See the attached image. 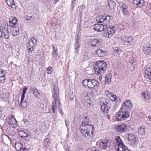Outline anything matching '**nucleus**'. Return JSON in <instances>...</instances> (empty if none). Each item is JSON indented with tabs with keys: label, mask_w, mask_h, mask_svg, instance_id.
<instances>
[{
	"label": "nucleus",
	"mask_w": 151,
	"mask_h": 151,
	"mask_svg": "<svg viewBox=\"0 0 151 151\" xmlns=\"http://www.w3.org/2000/svg\"><path fill=\"white\" fill-rule=\"evenodd\" d=\"M52 47L53 49L52 55L54 57H56L58 55V49L55 48L53 45H52Z\"/></svg>",
	"instance_id": "30"
},
{
	"label": "nucleus",
	"mask_w": 151,
	"mask_h": 151,
	"mask_svg": "<svg viewBox=\"0 0 151 151\" xmlns=\"http://www.w3.org/2000/svg\"><path fill=\"white\" fill-rule=\"evenodd\" d=\"M89 44L93 47H96L102 44V40L101 39H94L90 41Z\"/></svg>",
	"instance_id": "11"
},
{
	"label": "nucleus",
	"mask_w": 151,
	"mask_h": 151,
	"mask_svg": "<svg viewBox=\"0 0 151 151\" xmlns=\"http://www.w3.org/2000/svg\"><path fill=\"white\" fill-rule=\"evenodd\" d=\"M5 79V76H2L0 77V82H3Z\"/></svg>",
	"instance_id": "45"
},
{
	"label": "nucleus",
	"mask_w": 151,
	"mask_h": 151,
	"mask_svg": "<svg viewBox=\"0 0 151 151\" xmlns=\"http://www.w3.org/2000/svg\"><path fill=\"white\" fill-rule=\"evenodd\" d=\"M44 143L45 146L49 145L50 143V140L48 138H46L44 140Z\"/></svg>",
	"instance_id": "36"
},
{
	"label": "nucleus",
	"mask_w": 151,
	"mask_h": 151,
	"mask_svg": "<svg viewBox=\"0 0 151 151\" xmlns=\"http://www.w3.org/2000/svg\"><path fill=\"white\" fill-rule=\"evenodd\" d=\"M145 73L146 77L151 80V68H147L145 71Z\"/></svg>",
	"instance_id": "19"
},
{
	"label": "nucleus",
	"mask_w": 151,
	"mask_h": 151,
	"mask_svg": "<svg viewBox=\"0 0 151 151\" xmlns=\"http://www.w3.org/2000/svg\"><path fill=\"white\" fill-rule=\"evenodd\" d=\"M17 122L14 116L9 118L8 124L12 128H15L17 124Z\"/></svg>",
	"instance_id": "16"
},
{
	"label": "nucleus",
	"mask_w": 151,
	"mask_h": 151,
	"mask_svg": "<svg viewBox=\"0 0 151 151\" xmlns=\"http://www.w3.org/2000/svg\"><path fill=\"white\" fill-rule=\"evenodd\" d=\"M108 142V141L107 140L101 142L100 145L101 148L104 150L106 149V148L109 146Z\"/></svg>",
	"instance_id": "18"
},
{
	"label": "nucleus",
	"mask_w": 151,
	"mask_h": 151,
	"mask_svg": "<svg viewBox=\"0 0 151 151\" xmlns=\"http://www.w3.org/2000/svg\"><path fill=\"white\" fill-rule=\"evenodd\" d=\"M2 64V62L0 60V68L1 67Z\"/></svg>",
	"instance_id": "57"
},
{
	"label": "nucleus",
	"mask_w": 151,
	"mask_h": 151,
	"mask_svg": "<svg viewBox=\"0 0 151 151\" xmlns=\"http://www.w3.org/2000/svg\"><path fill=\"white\" fill-rule=\"evenodd\" d=\"M129 62L131 64V66L133 68H135L136 66L137 63L135 59L133 57H131L129 60Z\"/></svg>",
	"instance_id": "25"
},
{
	"label": "nucleus",
	"mask_w": 151,
	"mask_h": 151,
	"mask_svg": "<svg viewBox=\"0 0 151 151\" xmlns=\"http://www.w3.org/2000/svg\"><path fill=\"white\" fill-rule=\"evenodd\" d=\"M24 97H25V95H23L22 94V97L21 98V100L20 102H22L23 101H25L24 100Z\"/></svg>",
	"instance_id": "52"
},
{
	"label": "nucleus",
	"mask_w": 151,
	"mask_h": 151,
	"mask_svg": "<svg viewBox=\"0 0 151 151\" xmlns=\"http://www.w3.org/2000/svg\"><path fill=\"white\" fill-rule=\"evenodd\" d=\"M107 65L106 62L102 60L97 61L94 67L96 74H100L106 70Z\"/></svg>",
	"instance_id": "4"
},
{
	"label": "nucleus",
	"mask_w": 151,
	"mask_h": 151,
	"mask_svg": "<svg viewBox=\"0 0 151 151\" xmlns=\"http://www.w3.org/2000/svg\"><path fill=\"white\" fill-rule=\"evenodd\" d=\"M127 148H126V149H125L124 150V151H130L129 150H128L127 149Z\"/></svg>",
	"instance_id": "56"
},
{
	"label": "nucleus",
	"mask_w": 151,
	"mask_h": 151,
	"mask_svg": "<svg viewBox=\"0 0 151 151\" xmlns=\"http://www.w3.org/2000/svg\"><path fill=\"white\" fill-rule=\"evenodd\" d=\"M8 25L6 22H3L1 26L0 27V38L4 36L5 39H8L9 33L8 29Z\"/></svg>",
	"instance_id": "5"
},
{
	"label": "nucleus",
	"mask_w": 151,
	"mask_h": 151,
	"mask_svg": "<svg viewBox=\"0 0 151 151\" xmlns=\"http://www.w3.org/2000/svg\"><path fill=\"white\" fill-rule=\"evenodd\" d=\"M80 37H78V35L76 37L75 39V43L74 45V48L79 49L81 45L80 43V40L79 39Z\"/></svg>",
	"instance_id": "23"
},
{
	"label": "nucleus",
	"mask_w": 151,
	"mask_h": 151,
	"mask_svg": "<svg viewBox=\"0 0 151 151\" xmlns=\"http://www.w3.org/2000/svg\"><path fill=\"white\" fill-rule=\"evenodd\" d=\"M19 106L24 108H26L27 107V103L26 101V99H25V101H23L22 102H20Z\"/></svg>",
	"instance_id": "33"
},
{
	"label": "nucleus",
	"mask_w": 151,
	"mask_h": 151,
	"mask_svg": "<svg viewBox=\"0 0 151 151\" xmlns=\"http://www.w3.org/2000/svg\"><path fill=\"white\" fill-rule=\"evenodd\" d=\"M79 49H76L75 48V55L76 57H77L79 54Z\"/></svg>",
	"instance_id": "40"
},
{
	"label": "nucleus",
	"mask_w": 151,
	"mask_h": 151,
	"mask_svg": "<svg viewBox=\"0 0 151 151\" xmlns=\"http://www.w3.org/2000/svg\"><path fill=\"white\" fill-rule=\"evenodd\" d=\"M23 121L24 122V123L26 125H27L28 122V121L27 119H24L23 120Z\"/></svg>",
	"instance_id": "53"
},
{
	"label": "nucleus",
	"mask_w": 151,
	"mask_h": 151,
	"mask_svg": "<svg viewBox=\"0 0 151 151\" xmlns=\"http://www.w3.org/2000/svg\"><path fill=\"white\" fill-rule=\"evenodd\" d=\"M19 32H17L13 31V30H12V34L13 36H16L18 35Z\"/></svg>",
	"instance_id": "43"
},
{
	"label": "nucleus",
	"mask_w": 151,
	"mask_h": 151,
	"mask_svg": "<svg viewBox=\"0 0 151 151\" xmlns=\"http://www.w3.org/2000/svg\"><path fill=\"white\" fill-rule=\"evenodd\" d=\"M148 118L150 120V121H151V115L149 116Z\"/></svg>",
	"instance_id": "55"
},
{
	"label": "nucleus",
	"mask_w": 151,
	"mask_h": 151,
	"mask_svg": "<svg viewBox=\"0 0 151 151\" xmlns=\"http://www.w3.org/2000/svg\"><path fill=\"white\" fill-rule=\"evenodd\" d=\"M113 49L114 54L116 56L119 55L120 52V50L119 48L117 47H114L113 48Z\"/></svg>",
	"instance_id": "29"
},
{
	"label": "nucleus",
	"mask_w": 151,
	"mask_h": 151,
	"mask_svg": "<svg viewBox=\"0 0 151 151\" xmlns=\"http://www.w3.org/2000/svg\"><path fill=\"white\" fill-rule=\"evenodd\" d=\"M66 151H69L68 148H67L66 149Z\"/></svg>",
	"instance_id": "62"
},
{
	"label": "nucleus",
	"mask_w": 151,
	"mask_h": 151,
	"mask_svg": "<svg viewBox=\"0 0 151 151\" xmlns=\"http://www.w3.org/2000/svg\"><path fill=\"white\" fill-rule=\"evenodd\" d=\"M129 116L128 111L123 110L121 109L119 111L117 114L116 116V120L121 121L125 120Z\"/></svg>",
	"instance_id": "6"
},
{
	"label": "nucleus",
	"mask_w": 151,
	"mask_h": 151,
	"mask_svg": "<svg viewBox=\"0 0 151 151\" xmlns=\"http://www.w3.org/2000/svg\"><path fill=\"white\" fill-rule=\"evenodd\" d=\"M138 132L139 134L142 135L145 132V130L144 128L140 127L138 129Z\"/></svg>",
	"instance_id": "35"
},
{
	"label": "nucleus",
	"mask_w": 151,
	"mask_h": 151,
	"mask_svg": "<svg viewBox=\"0 0 151 151\" xmlns=\"http://www.w3.org/2000/svg\"><path fill=\"white\" fill-rule=\"evenodd\" d=\"M52 69V67L50 66L47 69V70L50 71Z\"/></svg>",
	"instance_id": "54"
},
{
	"label": "nucleus",
	"mask_w": 151,
	"mask_h": 151,
	"mask_svg": "<svg viewBox=\"0 0 151 151\" xmlns=\"http://www.w3.org/2000/svg\"><path fill=\"white\" fill-rule=\"evenodd\" d=\"M15 147L16 150L18 151L22 150L23 149L22 145L19 143H16Z\"/></svg>",
	"instance_id": "32"
},
{
	"label": "nucleus",
	"mask_w": 151,
	"mask_h": 151,
	"mask_svg": "<svg viewBox=\"0 0 151 151\" xmlns=\"http://www.w3.org/2000/svg\"><path fill=\"white\" fill-rule=\"evenodd\" d=\"M109 103L106 102V103L103 101H101L100 102V105L101 106V110L103 112L105 113H107L109 111V107L108 106Z\"/></svg>",
	"instance_id": "13"
},
{
	"label": "nucleus",
	"mask_w": 151,
	"mask_h": 151,
	"mask_svg": "<svg viewBox=\"0 0 151 151\" xmlns=\"http://www.w3.org/2000/svg\"><path fill=\"white\" fill-rule=\"evenodd\" d=\"M70 99L71 100V101H72L73 100V98H70Z\"/></svg>",
	"instance_id": "60"
},
{
	"label": "nucleus",
	"mask_w": 151,
	"mask_h": 151,
	"mask_svg": "<svg viewBox=\"0 0 151 151\" xmlns=\"http://www.w3.org/2000/svg\"><path fill=\"white\" fill-rule=\"evenodd\" d=\"M5 1L7 5L13 8L16 7L15 4L14 3V0H5Z\"/></svg>",
	"instance_id": "22"
},
{
	"label": "nucleus",
	"mask_w": 151,
	"mask_h": 151,
	"mask_svg": "<svg viewBox=\"0 0 151 151\" xmlns=\"http://www.w3.org/2000/svg\"><path fill=\"white\" fill-rule=\"evenodd\" d=\"M4 76H5V74L4 73V71L0 69V77Z\"/></svg>",
	"instance_id": "44"
},
{
	"label": "nucleus",
	"mask_w": 151,
	"mask_h": 151,
	"mask_svg": "<svg viewBox=\"0 0 151 151\" xmlns=\"http://www.w3.org/2000/svg\"><path fill=\"white\" fill-rule=\"evenodd\" d=\"M143 50L145 54L146 55H148L151 53V47H144Z\"/></svg>",
	"instance_id": "27"
},
{
	"label": "nucleus",
	"mask_w": 151,
	"mask_h": 151,
	"mask_svg": "<svg viewBox=\"0 0 151 151\" xmlns=\"http://www.w3.org/2000/svg\"><path fill=\"white\" fill-rule=\"evenodd\" d=\"M30 90L35 96H37L38 94H39L38 90L35 88H30Z\"/></svg>",
	"instance_id": "28"
},
{
	"label": "nucleus",
	"mask_w": 151,
	"mask_h": 151,
	"mask_svg": "<svg viewBox=\"0 0 151 151\" xmlns=\"http://www.w3.org/2000/svg\"><path fill=\"white\" fill-rule=\"evenodd\" d=\"M128 125L123 124L117 126L116 129L118 132H124L128 131Z\"/></svg>",
	"instance_id": "12"
},
{
	"label": "nucleus",
	"mask_w": 151,
	"mask_h": 151,
	"mask_svg": "<svg viewBox=\"0 0 151 151\" xmlns=\"http://www.w3.org/2000/svg\"><path fill=\"white\" fill-rule=\"evenodd\" d=\"M142 95L145 100H147L150 99V96L147 93H142Z\"/></svg>",
	"instance_id": "34"
},
{
	"label": "nucleus",
	"mask_w": 151,
	"mask_h": 151,
	"mask_svg": "<svg viewBox=\"0 0 151 151\" xmlns=\"http://www.w3.org/2000/svg\"><path fill=\"white\" fill-rule=\"evenodd\" d=\"M1 94H0V98H3V97L1 96Z\"/></svg>",
	"instance_id": "63"
},
{
	"label": "nucleus",
	"mask_w": 151,
	"mask_h": 151,
	"mask_svg": "<svg viewBox=\"0 0 151 151\" xmlns=\"http://www.w3.org/2000/svg\"><path fill=\"white\" fill-rule=\"evenodd\" d=\"M96 53L100 57H104L106 55V52L100 49L96 50Z\"/></svg>",
	"instance_id": "20"
},
{
	"label": "nucleus",
	"mask_w": 151,
	"mask_h": 151,
	"mask_svg": "<svg viewBox=\"0 0 151 151\" xmlns=\"http://www.w3.org/2000/svg\"><path fill=\"white\" fill-rule=\"evenodd\" d=\"M99 85L98 81L94 79L89 80L88 88L90 89L97 87Z\"/></svg>",
	"instance_id": "10"
},
{
	"label": "nucleus",
	"mask_w": 151,
	"mask_h": 151,
	"mask_svg": "<svg viewBox=\"0 0 151 151\" xmlns=\"http://www.w3.org/2000/svg\"><path fill=\"white\" fill-rule=\"evenodd\" d=\"M139 0H134L133 2V3L134 4L137 6V4H138Z\"/></svg>",
	"instance_id": "51"
},
{
	"label": "nucleus",
	"mask_w": 151,
	"mask_h": 151,
	"mask_svg": "<svg viewBox=\"0 0 151 151\" xmlns=\"http://www.w3.org/2000/svg\"><path fill=\"white\" fill-rule=\"evenodd\" d=\"M127 137L129 141L133 146H136L137 144V141H136L135 136L132 134H128Z\"/></svg>",
	"instance_id": "14"
},
{
	"label": "nucleus",
	"mask_w": 151,
	"mask_h": 151,
	"mask_svg": "<svg viewBox=\"0 0 151 151\" xmlns=\"http://www.w3.org/2000/svg\"><path fill=\"white\" fill-rule=\"evenodd\" d=\"M13 31L17 32H18L19 30V26H16L13 27V28L12 29Z\"/></svg>",
	"instance_id": "39"
},
{
	"label": "nucleus",
	"mask_w": 151,
	"mask_h": 151,
	"mask_svg": "<svg viewBox=\"0 0 151 151\" xmlns=\"http://www.w3.org/2000/svg\"><path fill=\"white\" fill-rule=\"evenodd\" d=\"M127 6L126 5H125L124 4H122L121 6V7L123 9H125L126 8H127Z\"/></svg>",
	"instance_id": "48"
},
{
	"label": "nucleus",
	"mask_w": 151,
	"mask_h": 151,
	"mask_svg": "<svg viewBox=\"0 0 151 151\" xmlns=\"http://www.w3.org/2000/svg\"><path fill=\"white\" fill-rule=\"evenodd\" d=\"M27 89V88L25 87L23 89L22 95H25V94L26 93V91Z\"/></svg>",
	"instance_id": "42"
},
{
	"label": "nucleus",
	"mask_w": 151,
	"mask_h": 151,
	"mask_svg": "<svg viewBox=\"0 0 151 151\" xmlns=\"http://www.w3.org/2000/svg\"><path fill=\"white\" fill-rule=\"evenodd\" d=\"M59 0H55V3L58 2Z\"/></svg>",
	"instance_id": "58"
},
{
	"label": "nucleus",
	"mask_w": 151,
	"mask_h": 151,
	"mask_svg": "<svg viewBox=\"0 0 151 151\" xmlns=\"http://www.w3.org/2000/svg\"><path fill=\"white\" fill-rule=\"evenodd\" d=\"M110 17L108 16H99L96 18V21L98 22H105L106 24L110 22Z\"/></svg>",
	"instance_id": "7"
},
{
	"label": "nucleus",
	"mask_w": 151,
	"mask_h": 151,
	"mask_svg": "<svg viewBox=\"0 0 151 151\" xmlns=\"http://www.w3.org/2000/svg\"><path fill=\"white\" fill-rule=\"evenodd\" d=\"M115 27H110L109 26H105L102 24H97L93 26V29L96 31L100 32L104 31L106 37H111L112 34L114 33Z\"/></svg>",
	"instance_id": "2"
},
{
	"label": "nucleus",
	"mask_w": 151,
	"mask_h": 151,
	"mask_svg": "<svg viewBox=\"0 0 151 151\" xmlns=\"http://www.w3.org/2000/svg\"><path fill=\"white\" fill-rule=\"evenodd\" d=\"M114 141L115 142H116L118 143L117 145H119L120 144H124L123 141L120 138V137L119 136L116 137L115 138Z\"/></svg>",
	"instance_id": "31"
},
{
	"label": "nucleus",
	"mask_w": 151,
	"mask_h": 151,
	"mask_svg": "<svg viewBox=\"0 0 151 151\" xmlns=\"http://www.w3.org/2000/svg\"><path fill=\"white\" fill-rule=\"evenodd\" d=\"M9 25L10 26L12 27H14L16 26V25L17 24L16 23H14L13 22H11V21H10L9 22Z\"/></svg>",
	"instance_id": "41"
},
{
	"label": "nucleus",
	"mask_w": 151,
	"mask_h": 151,
	"mask_svg": "<svg viewBox=\"0 0 151 151\" xmlns=\"http://www.w3.org/2000/svg\"><path fill=\"white\" fill-rule=\"evenodd\" d=\"M92 151H99V150H93Z\"/></svg>",
	"instance_id": "61"
},
{
	"label": "nucleus",
	"mask_w": 151,
	"mask_h": 151,
	"mask_svg": "<svg viewBox=\"0 0 151 151\" xmlns=\"http://www.w3.org/2000/svg\"><path fill=\"white\" fill-rule=\"evenodd\" d=\"M117 145L118 148H116V149L118 151H123L126 148H127V147L124 145V144H120Z\"/></svg>",
	"instance_id": "24"
},
{
	"label": "nucleus",
	"mask_w": 151,
	"mask_h": 151,
	"mask_svg": "<svg viewBox=\"0 0 151 151\" xmlns=\"http://www.w3.org/2000/svg\"><path fill=\"white\" fill-rule=\"evenodd\" d=\"M73 1H76V0H73Z\"/></svg>",
	"instance_id": "64"
},
{
	"label": "nucleus",
	"mask_w": 151,
	"mask_h": 151,
	"mask_svg": "<svg viewBox=\"0 0 151 151\" xmlns=\"http://www.w3.org/2000/svg\"><path fill=\"white\" fill-rule=\"evenodd\" d=\"M88 116H85L82 124L80 126V130L83 138L89 139L93 135V126L91 125V123Z\"/></svg>",
	"instance_id": "1"
},
{
	"label": "nucleus",
	"mask_w": 151,
	"mask_h": 151,
	"mask_svg": "<svg viewBox=\"0 0 151 151\" xmlns=\"http://www.w3.org/2000/svg\"><path fill=\"white\" fill-rule=\"evenodd\" d=\"M122 41L125 43H130L132 42L133 37L132 36L123 35L122 37Z\"/></svg>",
	"instance_id": "15"
},
{
	"label": "nucleus",
	"mask_w": 151,
	"mask_h": 151,
	"mask_svg": "<svg viewBox=\"0 0 151 151\" xmlns=\"http://www.w3.org/2000/svg\"><path fill=\"white\" fill-rule=\"evenodd\" d=\"M132 105V104L130 101L129 100H126L123 103L121 109L129 111L130 110Z\"/></svg>",
	"instance_id": "8"
},
{
	"label": "nucleus",
	"mask_w": 151,
	"mask_h": 151,
	"mask_svg": "<svg viewBox=\"0 0 151 151\" xmlns=\"http://www.w3.org/2000/svg\"><path fill=\"white\" fill-rule=\"evenodd\" d=\"M26 150V147H24V148H23V149H22V150H23V151H25V150Z\"/></svg>",
	"instance_id": "59"
},
{
	"label": "nucleus",
	"mask_w": 151,
	"mask_h": 151,
	"mask_svg": "<svg viewBox=\"0 0 151 151\" xmlns=\"http://www.w3.org/2000/svg\"><path fill=\"white\" fill-rule=\"evenodd\" d=\"M127 8H126V9H122L124 15L127 14L128 13V12L127 11Z\"/></svg>",
	"instance_id": "46"
},
{
	"label": "nucleus",
	"mask_w": 151,
	"mask_h": 151,
	"mask_svg": "<svg viewBox=\"0 0 151 151\" xmlns=\"http://www.w3.org/2000/svg\"><path fill=\"white\" fill-rule=\"evenodd\" d=\"M112 76V74L110 72H108L106 75L105 81L106 83L109 84L111 82Z\"/></svg>",
	"instance_id": "21"
},
{
	"label": "nucleus",
	"mask_w": 151,
	"mask_h": 151,
	"mask_svg": "<svg viewBox=\"0 0 151 151\" xmlns=\"http://www.w3.org/2000/svg\"><path fill=\"white\" fill-rule=\"evenodd\" d=\"M10 21L17 24V20L16 18L14 17L12 19V20L11 21Z\"/></svg>",
	"instance_id": "49"
},
{
	"label": "nucleus",
	"mask_w": 151,
	"mask_h": 151,
	"mask_svg": "<svg viewBox=\"0 0 151 151\" xmlns=\"http://www.w3.org/2000/svg\"><path fill=\"white\" fill-rule=\"evenodd\" d=\"M54 91L52 95L53 100L52 102V110L53 113H55V110L58 109L60 110V112L61 114H63V111L60 109V97L58 91L54 89Z\"/></svg>",
	"instance_id": "3"
},
{
	"label": "nucleus",
	"mask_w": 151,
	"mask_h": 151,
	"mask_svg": "<svg viewBox=\"0 0 151 151\" xmlns=\"http://www.w3.org/2000/svg\"><path fill=\"white\" fill-rule=\"evenodd\" d=\"M65 123L66 126L67 128V129H68V126H69L70 124V122L69 121H67L66 120H65Z\"/></svg>",
	"instance_id": "50"
},
{
	"label": "nucleus",
	"mask_w": 151,
	"mask_h": 151,
	"mask_svg": "<svg viewBox=\"0 0 151 151\" xmlns=\"http://www.w3.org/2000/svg\"><path fill=\"white\" fill-rule=\"evenodd\" d=\"M138 1V3L137 6L140 7L143 5L144 3L143 0H139Z\"/></svg>",
	"instance_id": "37"
},
{
	"label": "nucleus",
	"mask_w": 151,
	"mask_h": 151,
	"mask_svg": "<svg viewBox=\"0 0 151 151\" xmlns=\"http://www.w3.org/2000/svg\"><path fill=\"white\" fill-rule=\"evenodd\" d=\"M106 3L107 4H106V6H108L110 9L112 10L114 9L115 6V3L114 1L108 0L107 1Z\"/></svg>",
	"instance_id": "17"
},
{
	"label": "nucleus",
	"mask_w": 151,
	"mask_h": 151,
	"mask_svg": "<svg viewBox=\"0 0 151 151\" xmlns=\"http://www.w3.org/2000/svg\"><path fill=\"white\" fill-rule=\"evenodd\" d=\"M89 79H86L83 80L82 81L83 85L85 86H88V83Z\"/></svg>",
	"instance_id": "38"
},
{
	"label": "nucleus",
	"mask_w": 151,
	"mask_h": 151,
	"mask_svg": "<svg viewBox=\"0 0 151 151\" xmlns=\"http://www.w3.org/2000/svg\"><path fill=\"white\" fill-rule=\"evenodd\" d=\"M76 4V1H72L71 2V7L73 8Z\"/></svg>",
	"instance_id": "47"
},
{
	"label": "nucleus",
	"mask_w": 151,
	"mask_h": 151,
	"mask_svg": "<svg viewBox=\"0 0 151 151\" xmlns=\"http://www.w3.org/2000/svg\"><path fill=\"white\" fill-rule=\"evenodd\" d=\"M37 42V40L34 37H32L30 40L27 46V47L30 52H32L33 50V46L34 45H36Z\"/></svg>",
	"instance_id": "9"
},
{
	"label": "nucleus",
	"mask_w": 151,
	"mask_h": 151,
	"mask_svg": "<svg viewBox=\"0 0 151 151\" xmlns=\"http://www.w3.org/2000/svg\"><path fill=\"white\" fill-rule=\"evenodd\" d=\"M107 92L108 93L107 96L109 97L110 100L112 101H114L116 100V96L114 95L112 93H109V91H107Z\"/></svg>",
	"instance_id": "26"
}]
</instances>
